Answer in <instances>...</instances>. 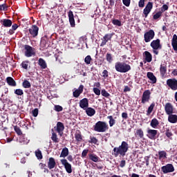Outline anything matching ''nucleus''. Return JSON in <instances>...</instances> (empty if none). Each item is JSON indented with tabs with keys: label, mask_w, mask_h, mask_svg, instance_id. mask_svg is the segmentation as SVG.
<instances>
[{
	"label": "nucleus",
	"mask_w": 177,
	"mask_h": 177,
	"mask_svg": "<svg viewBox=\"0 0 177 177\" xmlns=\"http://www.w3.org/2000/svg\"><path fill=\"white\" fill-rule=\"evenodd\" d=\"M129 149V145H128V142L122 141L119 147H115L113 148V152L112 154L114 156V157H118V156L119 157H125Z\"/></svg>",
	"instance_id": "nucleus-1"
},
{
	"label": "nucleus",
	"mask_w": 177,
	"mask_h": 177,
	"mask_svg": "<svg viewBox=\"0 0 177 177\" xmlns=\"http://www.w3.org/2000/svg\"><path fill=\"white\" fill-rule=\"evenodd\" d=\"M115 69L118 73H128V71H131V65L125 62H118L115 64Z\"/></svg>",
	"instance_id": "nucleus-2"
},
{
	"label": "nucleus",
	"mask_w": 177,
	"mask_h": 177,
	"mask_svg": "<svg viewBox=\"0 0 177 177\" xmlns=\"http://www.w3.org/2000/svg\"><path fill=\"white\" fill-rule=\"evenodd\" d=\"M95 132H106L109 129V124L106 122L98 121L93 126Z\"/></svg>",
	"instance_id": "nucleus-3"
},
{
	"label": "nucleus",
	"mask_w": 177,
	"mask_h": 177,
	"mask_svg": "<svg viewBox=\"0 0 177 177\" xmlns=\"http://www.w3.org/2000/svg\"><path fill=\"white\" fill-rule=\"evenodd\" d=\"M156 37V32L153 30H149L144 34V41L145 42H150L151 39H154Z\"/></svg>",
	"instance_id": "nucleus-4"
},
{
	"label": "nucleus",
	"mask_w": 177,
	"mask_h": 177,
	"mask_svg": "<svg viewBox=\"0 0 177 177\" xmlns=\"http://www.w3.org/2000/svg\"><path fill=\"white\" fill-rule=\"evenodd\" d=\"M161 171L162 174H171L172 172L175 171V167H174V165L171 163H168L165 166H162L161 167Z\"/></svg>",
	"instance_id": "nucleus-5"
},
{
	"label": "nucleus",
	"mask_w": 177,
	"mask_h": 177,
	"mask_svg": "<svg viewBox=\"0 0 177 177\" xmlns=\"http://www.w3.org/2000/svg\"><path fill=\"white\" fill-rule=\"evenodd\" d=\"M25 49V56L26 57H31L32 56H35V48H32V46L26 44L24 46Z\"/></svg>",
	"instance_id": "nucleus-6"
},
{
	"label": "nucleus",
	"mask_w": 177,
	"mask_h": 177,
	"mask_svg": "<svg viewBox=\"0 0 177 177\" xmlns=\"http://www.w3.org/2000/svg\"><path fill=\"white\" fill-rule=\"evenodd\" d=\"M150 95H151L150 90H146L143 92L141 100V103L142 104H145L146 103H149V102H150Z\"/></svg>",
	"instance_id": "nucleus-7"
},
{
	"label": "nucleus",
	"mask_w": 177,
	"mask_h": 177,
	"mask_svg": "<svg viewBox=\"0 0 177 177\" xmlns=\"http://www.w3.org/2000/svg\"><path fill=\"white\" fill-rule=\"evenodd\" d=\"M166 84L171 91H177V80L175 78L169 79L167 80Z\"/></svg>",
	"instance_id": "nucleus-8"
},
{
	"label": "nucleus",
	"mask_w": 177,
	"mask_h": 177,
	"mask_svg": "<svg viewBox=\"0 0 177 177\" xmlns=\"http://www.w3.org/2000/svg\"><path fill=\"white\" fill-rule=\"evenodd\" d=\"M150 46L152 48V49H153V50H158V49H162V46L161 45V40H160V39L153 40L151 42Z\"/></svg>",
	"instance_id": "nucleus-9"
},
{
	"label": "nucleus",
	"mask_w": 177,
	"mask_h": 177,
	"mask_svg": "<svg viewBox=\"0 0 177 177\" xmlns=\"http://www.w3.org/2000/svg\"><path fill=\"white\" fill-rule=\"evenodd\" d=\"M61 164H62L68 174H71L73 172V169L71 167V164L67 161V159H61L60 160Z\"/></svg>",
	"instance_id": "nucleus-10"
},
{
	"label": "nucleus",
	"mask_w": 177,
	"mask_h": 177,
	"mask_svg": "<svg viewBox=\"0 0 177 177\" xmlns=\"http://www.w3.org/2000/svg\"><path fill=\"white\" fill-rule=\"evenodd\" d=\"M28 31L32 38H35L36 37H38V32L39 31V28L37 26V25H32L28 29Z\"/></svg>",
	"instance_id": "nucleus-11"
},
{
	"label": "nucleus",
	"mask_w": 177,
	"mask_h": 177,
	"mask_svg": "<svg viewBox=\"0 0 177 177\" xmlns=\"http://www.w3.org/2000/svg\"><path fill=\"white\" fill-rule=\"evenodd\" d=\"M55 131L59 135V136H63V131H64V124L62 122H57V126L54 127Z\"/></svg>",
	"instance_id": "nucleus-12"
},
{
	"label": "nucleus",
	"mask_w": 177,
	"mask_h": 177,
	"mask_svg": "<svg viewBox=\"0 0 177 177\" xmlns=\"http://www.w3.org/2000/svg\"><path fill=\"white\" fill-rule=\"evenodd\" d=\"M151 9H153V2L149 1L143 10V15L145 18L149 16V13L151 12Z\"/></svg>",
	"instance_id": "nucleus-13"
},
{
	"label": "nucleus",
	"mask_w": 177,
	"mask_h": 177,
	"mask_svg": "<svg viewBox=\"0 0 177 177\" xmlns=\"http://www.w3.org/2000/svg\"><path fill=\"white\" fill-rule=\"evenodd\" d=\"M165 111L167 115L174 114V105H172L170 102L166 103L165 105Z\"/></svg>",
	"instance_id": "nucleus-14"
},
{
	"label": "nucleus",
	"mask_w": 177,
	"mask_h": 177,
	"mask_svg": "<svg viewBox=\"0 0 177 177\" xmlns=\"http://www.w3.org/2000/svg\"><path fill=\"white\" fill-rule=\"evenodd\" d=\"M113 35H114V33H109V34H106L102 39V41L100 44V46H104L109 41H111V38H113Z\"/></svg>",
	"instance_id": "nucleus-15"
},
{
	"label": "nucleus",
	"mask_w": 177,
	"mask_h": 177,
	"mask_svg": "<svg viewBox=\"0 0 177 177\" xmlns=\"http://www.w3.org/2000/svg\"><path fill=\"white\" fill-rule=\"evenodd\" d=\"M80 107L83 110H86L89 107V100L88 98H83L80 101Z\"/></svg>",
	"instance_id": "nucleus-16"
},
{
	"label": "nucleus",
	"mask_w": 177,
	"mask_h": 177,
	"mask_svg": "<svg viewBox=\"0 0 177 177\" xmlns=\"http://www.w3.org/2000/svg\"><path fill=\"white\" fill-rule=\"evenodd\" d=\"M158 131L154 130V129H148L147 130V134H148V138L151 140L156 139V136H157Z\"/></svg>",
	"instance_id": "nucleus-17"
},
{
	"label": "nucleus",
	"mask_w": 177,
	"mask_h": 177,
	"mask_svg": "<svg viewBox=\"0 0 177 177\" xmlns=\"http://www.w3.org/2000/svg\"><path fill=\"white\" fill-rule=\"evenodd\" d=\"M84 92V85L80 84L79 88L73 91V95L74 97H80V95Z\"/></svg>",
	"instance_id": "nucleus-18"
},
{
	"label": "nucleus",
	"mask_w": 177,
	"mask_h": 177,
	"mask_svg": "<svg viewBox=\"0 0 177 177\" xmlns=\"http://www.w3.org/2000/svg\"><path fill=\"white\" fill-rule=\"evenodd\" d=\"M68 19H69V23L71 24V27H75V20L74 19V14L73 13V11L70 10L68 14Z\"/></svg>",
	"instance_id": "nucleus-19"
},
{
	"label": "nucleus",
	"mask_w": 177,
	"mask_h": 177,
	"mask_svg": "<svg viewBox=\"0 0 177 177\" xmlns=\"http://www.w3.org/2000/svg\"><path fill=\"white\" fill-rule=\"evenodd\" d=\"M142 55L143 57L145 58V60L147 63H150L151 60H153V55H151V53H150V52L145 51Z\"/></svg>",
	"instance_id": "nucleus-20"
},
{
	"label": "nucleus",
	"mask_w": 177,
	"mask_h": 177,
	"mask_svg": "<svg viewBox=\"0 0 177 177\" xmlns=\"http://www.w3.org/2000/svg\"><path fill=\"white\" fill-rule=\"evenodd\" d=\"M1 24L3 26V27L8 28L9 27H12L13 22L10 19H3L1 20Z\"/></svg>",
	"instance_id": "nucleus-21"
},
{
	"label": "nucleus",
	"mask_w": 177,
	"mask_h": 177,
	"mask_svg": "<svg viewBox=\"0 0 177 177\" xmlns=\"http://www.w3.org/2000/svg\"><path fill=\"white\" fill-rule=\"evenodd\" d=\"M56 167V160L54 158H49L48 162V167L49 169H53Z\"/></svg>",
	"instance_id": "nucleus-22"
},
{
	"label": "nucleus",
	"mask_w": 177,
	"mask_h": 177,
	"mask_svg": "<svg viewBox=\"0 0 177 177\" xmlns=\"http://www.w3.org/2000/svg\"><path fill=\"white\" fill-rule=\"evenodd\" d=\"M135 136L137 139H144L145 138V133L142 129H138L136 130L135 133Z\"/></svg>",
	"instance_id": "nucleus-23"
},
{
	"label": "nucleus",
	"mask_w": 177,
	"mask_h": 177,
	"mask_svg": "<svg viewBox=\"0 0 177 177\" xmlns=\"http://www.w3.org/2000/svg\"><path fill=\"white\" fill-rule=\"evenodd\" d=\"M6 81L8 85H9V86H17L16 81H15V79H13V77H7L6 79Z\"/></svg>",
	"instance_id": "nucleus-24"
},
{
	"label": "nucleus",
	"mask_w": 177,
	"mask_h": 177,
	"mask_svg": "<svg viewBox=\"0 0 177 177\" xmlns=\"http://www.w3.org/2000/svg\"><path fill=\"white\" fill-rule=\"evenodd\" d=\"M84 110L88 117H93V115H95V114H96V111L95 110V109H93L92 107H87Z\"/></svg>",
	"instance_id": "nucleus-25"
},
{
	"label": "nucleus",
	"mask_w": 177,
	"mask_h": 177,
	"mask_svg": "<svg viewBox=\"0 0 177 177\" xmlns=\"http://www.w3.org/2000/svg\"><path fill=\"white\" fill-rule=\"evenodd\" d=\"M147 77L152 82V84H156L157 82V77H156L152 72H148L147 73Z\"/></svg>",
	"instance_id": "nucleus-26"
},
{
	"label": "nucleus",
	"mask_w": 177,
	"mask_h": 177,
	"mask_svg": "<svg viewBox=\"0 0 177 177\" xmlns=\"http://www.w3.org/2000/svg\"><path fill=\"white\" fill-rule=\"evenodd\" d=\"M168 121L171 124H176L177 122V115L170 114L168 116Z\"/></svg>",
	"instance_id": "nucleus-27"
},
{
	"label": "nucleus",
	"mask_w": 177,
	"mask_h": 177,
	"mask_svg": "<svg viewBox=\"0 0 177 177\" xmlns=\"http://www.w3.org/2000/svg\"><path fill=\"white\" fill-rule=\"evenodd\" d=\"M68 154H69L68 148L65 147L64 149H62V151L61 152L59 157L60 158H66V157H68Z\"/></svg>",
	"instance_id": "nucleus-28"
},
{
	"label": "nucleus",
	"mask_w": 177,
	"mask_h": 177,
	"mask_svg": "<svg viewBox=\"0 0 177 177\" xmlns=\"http://www.w3.org/2000/svg\"><path fill=\"white\" fill-rule=\"evenodd\" d=\"M88 158L91 161H93V162H99V160H100V158L95 153L88 154Z\"/></svg>",
	"instance_id": "nucleus-29"
},
{
	"label": "nucleus",
	"mask_w": 177,
	"mask_h": 177,
	"mask_svg": "<svg viewBox=\"0 0 177 177\" xmlns=\"http://www.w3.org/2000/svg\"><path fill=\"white\" fill-rule=\"evenodd\" d=\"M74 71L77 75H82V73H84V70H81V65L80 64H77L74 67Z\"/></svg>",
	"instance_id": "nucleus-30"
},
{
	"label": "nucleus",
	"mask_w": 177,
	"mask_h": 177,
	"mask_svg": "<svg viewBox=\"0 0 177 177\" xmlns=\"http://www.w3.org/2000/svg\"><path fill=\"white\" fill-rule=\"evenodd\" d=\"M160 74L162 77H165L167 74V65L161 64L160 66Z\"/></svg>",
	"instance_id": "nucleus-31"
},
{
	"label": "nucleus",
	"mask_w": 177,
	"mask_h": 177,
	"mask_svg": "<svg viewBox=\"0 0 177 177\" xmlns=\"http://www.w3.org/2000/svg\"><path fill=\"white\" fill-rule=\"evenodd\" d=\"M38 64L43 70H45V68L48 67V65H46V62H45L44 59L42 58L39 59Z\"/></svg>",
	"instance_id": "nucleus-32"
},
{
	"label": "nucleus",
	"mask_w": 177,
	"mask_h": 177,
	"mask_svg": "<svg viewBox=\"0 0 177 177\" xmlns=\"http://www.w3.org/2000/svg\"><path fill=\"white\" fill-rule=\"evenodd\" d=\"M154 107H156V102H153L150 106L148 107L147 110V115H150L151 113H153V110H154Z\"/></svg>",
	"instance_id": "nucleus-33"
},
{
	"label": "nucleus",
	"mask_w": 177,
	"mask_h": 177,
	"mask_svg": "<svg viewBox=\"0 0 177 177\" xmlns=\"http://www.w3.org/2000/svg\"><path fill=\"white\" fill-rule=\"evenodd\" d=\"M159 124H160V122H158V120H157V118H153L150 123V126L152 128H154L155 129L156 128H157V127H158Z\"/></svg>",
	"instance_id": "nucleus-34"
},
{
	"label": "nucleus",
	"mask_w": 177,
	"mask_h": 177,
	"mask_svg": "<svg viewBox=\"0 0 177 177\" xmlns=\"http://www.w3.org/2000/svg\"><path fill=\"white\" fill-rule=\"evenodd\" d=\"M17 28H19V25H17V24H13L12 25V28L8 31L9 35H13V33L17 30Z\"/></svg>",
	"instance_id": "nucleus-35"
},
{
	"label": "nucleus",
	"mask_w": 177,
	"mask_h": 177,
	"mask_svg": "<svg viewBox=\"0 0 177 177\" xmlns=\"http://www.w3.org/2000/svg\"><path fill=\"white\" fill-rule=\"evenodd\" d=\"M51 140H53V143H59L60 142V139L57 138V134L55 132L52 133Z\"/></svg>",
	"instance_id": "nucleus-36"
},
{
	"label": "nucleus",
	"mask_w": 177,
	"mask_h": 177,
	"mask_svg": "<svg viewBox=\"0 0 177 177\" xmlns=\"http://www.w3.org/2000/svg\"><path fill=\"white\" fill-rule=\"evenodd\" d=\"M93 167H96L97 169H103V167H104V163L102 160H98L97 163H93L92 165Z\"/></svg>",
	"instance_id": "nucleus-37"
},
{
	"label": "nucleus",
	"mask_w": 177,
	"mask_h": 177,
	"mask_svg": "<svg viewBox=\"0 0 177 177\" xmlns=\"http://www.w3.org/2000/svg\"><path fill=\"white\" fill-rule=\"evenodd\" d=\"M159 160H165L167 158V152L165 151H158Z\"/></svg>",
	"instance_id": "nucleus-38"
},
{
	"label": "nucleus",
	"mask_w": 177,
	"mask_h": 177,
	"mask_svg": "<svg viewBox=\"0 0 177 177\" xmlns=\"http://www.w3.org/2000/svg\"><path fill=\"white\" fill-rule=\"evenodd\" d=\"M75 138L76 139L77 142L82 141V134H81V131H79L75 133Z\"/></svg>",
	"instance_id": "nucleus-39"
},
{
	"label": "nucleus",
	"mask_w": 177,
	"mask_h": 177,
	"mask_svg": "<svg viewBox=\"0 0 177 177\" xmlns=\"http://www.w3.org/2000/svg\"><path fill=\"white\" fill-rule=\"evenodd\" d=\"M107 120H109V127H111L115 125V120H114V118H113V115L107 116Z\"/></svg>",
	"instance_id": "nucleus-40"
},
{
	"label": "nucleus",
	"mask_w": 177,
	"mask_h": 177,
	"mask_svg": "<svg viewBox=\"0 0 177 177\" xmlns=\"http://www.w3.org/2000/svg\"><path fill=\"white\" fill-rule=\"evenodd\" d=\"M22 86L25 88H31V83L28 80H25L22 83Z\"/></svg>",
	"instance_id": "nucleus-41"
},
{
	"label": "nucleus",
	"mask_w": 177,
	"mask_h": 177,
	"mask_svg": "<svg viewBox=\"0 0 177 177\" xmlns=\"http://www.w3.org/2000/svg\"><path fill=\"white\" fill-rule=\"evenodd\" d=\"M39 168L40 169H44V172H49V169H48V168H46V164H44V163H42V162H40L39 164Z\"/></svg>",
	"instance_id": "nucleus-42"
},
{
	"label": "nucleus",
	"mask_w": 177,
	"mask_h": 177,
	"mask_svg": "<svg viewBox=\"0 0 177 177\" xmlns=\"http://www.w3.org/2000/svg\"><path fill=\"white\" fill-rule=\"evenodd\" d=\"M112 24H113V26H118V27H121V26H122L121 21L115 19H112Z\"/></svg>",
	"instance_id": "nucleus-43"
},
{
	"label": "nucleus",
	"mask_w": 177,
	"mask_h": 177,
	"mask_svg": "<svg viewBox=\"0 0 177 177\" xmlns=\"http://www.w3.org/2000/svg\"><path fill=\"white\" fill-rule=\"evenodd\" d=\"M28 63H30L29 61H23L21 64V66L22 68H24V70H28Z\"/></svg>",
	"instance_id": "nucleus-44"
},
{
	"label": "nucleus",
	"mask_w": 177,
	"mask_h": 177,
	"mask_svg": "<svg viewBox=\"0 0 177 177\" xmlns=\"http://www.w3.org/2000/svg\"><path fill=\"white\" fill-rule=\"evenodd\" d=\"M35 156H36L37 160H42V158H43L42 152H41V150H39V149H37L35 151Z\"/></svg>",
	"instance_id": "nucleus-45"
},
{
	"label": "nucleus",
	"mask_w": 177,
	"mask_h": 177,
	"mask_svg": "<svg viewBox=\"0 0 177 177\" xmlns=\"http://www.w3.org/2000/svg\"><path fill=\"white\" fill-rule=\"evenodd\" d=\"M14 93L17 95V96H23V95H24V92L23 90H21V88H17L15 90Z\"/></svg>",
	"instance_id": "nucleus-46"
},
{
	"label": "nucleus",
	"mask_w": 177,
	"mask_h": 177,
	"mask_svg": "<svg viewBox=\"0 0 177 177\" xmlns=\"http://www.w3.org/2000/svg\"><path fill=\"white\" fill-rule=\"evenodd\" d=\"M106 61L109 62V63L113 62V55L111 53H107L106 55Z\"/></svg>",
	"instance_id": "nucleus-47"
},
{
	"label": "nucleus",
	"mask_w": 177,
	"mask_h": 177,
	"mask_svg": "<svg viewBox=\"0 0 177 177\" xmlns=\"http://www.w3.org/2000/svg\"><path fill=\"white\" fill-rule=\"evenodd\" d=\"M161 16H162V12L158 11L153 16V20H157V19H160V17H161Z\"/></svg>",
	"instance_id": "nucleus-48"
},
{
	"label": "nucleus",
	"mask_w": 177,
	"mask_h": 177,
	"mask_svg": "<svg viewBox=\"0 0 177 177\" xmlns=\"http://www.w3.org/2000/svg\"><path fill=\"white\" fill-rule=\"evenodd\" d=\"M54 110L57 113H60V111H63V106L60 105H55Z\"/></svg>",
	"instance_id": "nucleus-49"
},
{
	"label": "nucleus",
	"mask_w": 177,
	"mask_h": 177,
	"mask_svg": "<svg viewBox=\"0 0 177 177\" xmlns=\"http://www.w3.org/2000/svg\"><path fill=\"white\" fill-rule=\"evenodd\" d=\"M8 6L6 3L0 5V12H2V10H3V12H6V10H8Z\"/></svg>",
	"instance_id": "nucleus-50"
},
{
	"label": "nucleus",
	"mask_w": 177,
	"mask_h": 177,
	"mask_svg": "<svg viewBox=\"0 0 177 177\" xmlns=\"http://www.w3.org/2000/svg\"><path fill=\"white\" fill-rule=\"evenodd\" d=\"M91 62H92V57H91V55H87L84 58V62L86 63V64H90Z\"/></svg>",
	"instance_id": "nucleus-51"
},
{
	"label": "nucleus",
	"mask_w": 177,
	"mask_h": 177,
	"mask_svg": "<svg viewBox=\"0 0 177 177\" xmlns=\"http://www.w3.org/2000/svg\"><path fill=\"white\" fill-rule=\"evenodd\" d=\"M90 140H88V143H93L94 145H97L98 140L96 139V137H90Z\"/></svg>",
	"instance_id": "nucleus-52"
},
{
	"label": "nucleus",
	"mask_w": 177,
	"mask_h": 177,
	"mask_svg": "<svg viewBox=\"0 0 177 177\" xmlns=\"http://www.w3.org/2000/svg\"><path fill=\"white\" fill-rule=\"evenodd\" d=\"M172 135H174V134L172 133V132H171V130H169V129L166 130L165 136L167 138H169V139H172Z\"/></svg>",
	"instance_id": "nucleus-53"
},
{
	"label": "nucleus",
	"mask_w": 177,
	"mask_h": 177,
	"mask_svg": "<svg viewBox=\"0 0 177 177\" xmlns=\"http://www.w3.org/2000/svg\"><path fill=\"white\" fill-rule=\"evenodd\" d=\"M101 95H102L104 97H109L110 96V93H109L106 89H102L101 91Z\"/></svg>",
	"instance_id": "nucleus-54"
},
{
	"label": "nucleus",
	"mask_w": 177,
	"mask_h": 177,
	"mask_svg": "<svg viewBox=\"0 0 177 177\" xmlns=\"http://www.w3.org/2000/svg\"><path fill=\"white\" fill-rule=\"evenodd\" d=\"M14 129H15V132L17 133V135H22L23 133L21 132L20 127H19L17 126H15Z\"/></svg>",
	"instance_id": "nucleus-55"
},
{
	"label": "nucleus",
	"mask_w": 177,
	"mask_h": 177,
	"mask_svg": "<svg viewBox=\"0 0 177 177\" xmlns=\"http://www.w3.org/2000/svg\"><path fill=\"white\" fill-rule=\"evenodd\" d=\"M40 46L41 48H46V40L45 39H42L40 41Z\"/></svg>",
	"instance_id": "nucleus-56"
},
{
	"label": "nucleus",
	"mask_w": 177,
	"mask_h": 177,
	"mask_svg": "<svg viewBox=\"0 0 177 177\" xmlns=\"http://www.w3.org/2000/svg\"><path fill=\"white\" fill-rule=\"evenodd\" d=\"M93 91L95 95H97V96H100V89H99L96 87H94L93 88Z\"/></svg>",
	"instance_id": "nucleus-57"
},
{
	"label": "nucleus",
	"mask_w": 177,
	"mask_h": 177,
	"mask_svg": "<svg viewBox=\"0 0 177 177\" xmlns=\"http://www.w3.org/2000/svg\"><path fill=\"white\" fill-rule=\"evenodd\" d=\"M89 150L88 149H84L82 153V158H85V157H86V156H88V153Z\"/></svg>",
	"instance_id": "nucleus-58"
},
{
	"label": "nucleus",
	"mask_w": 177,
	"mask_h": 177,
	"mask_svg": "<svg viewBox=\"0 0 177 177\" xmlns=\"http://www.w3.org/2000/svg\"><path fill=\"white\" fill-rule=\"evenodd\" d=\"M123 4L127 8L131 5V0H122Z\"/></svg>",
	"instance_id": "nucleus-59"
},
{
	"label": "nucleus",
	"mask_w": 177,
	"mask_h": 177,
	"mask_svg": "<svg viewBox=\"0 0 177 177\" xmlns=\"http://www.w3.org/2000/svg\"><path fill=\"white\" fill-rule=\"evenodd\" d=\"M146 0H140L138 2L139 8H145V2Z\"/></svg>",
	"instance_id": "nucleus-60"
},
{
	"label": "nucleus",
	"mask_w": 177,
	"mask_h": 177,
	"mask_svg": "<svg viewBox=\"0 0 177 177\" xmlns=\"http://www.w3.org/2000/svg\"><path fill=\"white\" fill-rule=\"evenodd\" d=\"M169 9V7H168V5L167 4H164L162 8H161V12H165V10H168Z\"/></svg>",
	"instance_id": "nucleus-61"
},
{
	"label": "nucleus",
	"mask_w": 177,
	"mask_h": 177,
	"mask_svg": "<svg viewBox=\"0 0 177 177\" xmlns=\"http://www.w3.org/2000/svg\"><path fill=\"white\" fill-rule=\"evenodd\" d=\"M102 77L104 78H107V77H109V71H107V70H104L102 72Z\"/></svg>",
	"instance_id": "nucleus-62"
},
{
	"label": "nucleus",
	"mask_w": 177,
	"mask_h": 177,
	"mask_svg": "<svg viewBox=\"0 0 177 177\" xmlns=\"http://www.w3.org/2000/svg\"><path fill=\"white\" fill-rule=\"evenodd\" d=\"M171 46L174 50H177V41H171Z\"/></svg>",
	"instance_id": "nucleus-63"
},
{
	"label": "nucleus",
	"mask_w": 177,
	"mask_h": 177,
	"mask_svg": "<svg viewBox=\"0 0 177 177\" xmlns=\"http://www.w3.org/2000/svg\"><path fill=\"white\" fill-rule=\"evenodd\" d=\"M32 113L33 117H38V109H35L32 111Z\"/></svg>",
	"instance_id": "nucleus-64"
}]
</instances>
